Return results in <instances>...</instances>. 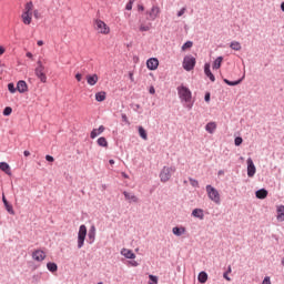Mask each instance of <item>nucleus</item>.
Listing matches in <instances>:
<instances>
[{
    "instance_id": "obj_38",
    "label": "nucleus",
    "mask_w": 284,
    "mask_h": 284,
    "mask_svg": "<svg viewBox=\"0 0 284 284\" xmlns=\"http://www.w3.org/2000/svg\"><path fill=\"white\" fill-rule=\"evenodd\" d=\"M149 278L151 281L150 284H159V277H156L154 275H149Z\"/></svg>"
},
{
    "instance_id": "obj_27",
    "label": "nucleus",
    "mask_w": 284,
    "mask_h": 284,
    "mask_svg": "<svg viewBox=\"0 0 284 284\" xmlns=\"http://www.w3.org/2000/svg\"><path fill=\"white\" fill-rule=\"evenodd\" d=\"M33 8H34V4H32V2H27L22 13L32 14Z\"/></svg>"
},
{
    "instance_id": "obj_13",
    "label": "nucleus",
    "mask_w": 284,
    "mask_h": 284,
    "mask_svg": "<svg viewBox=\"0 0 284 284\" xmlns=\"http://www.w3.org/2000/svg\"><path fill=\"white\" fill-rule=\"evenodd\" d=\"M85 79L88 85H94L95 83H99V75L97 73L88 74Z\"/></svg>"
},
{
    "instance_id": "obj_53",
    "label": "nucleus",
    "mask_w": 284,
    "mask_h": 284,
    "mask_svg": "<svg viewBox=\"0 0 284 284\" xmlns=\"http://www.w3.org/2000/svg\"><path fill=\"white\" fill-rule=\"evenodd\" d=\"M149 92H150V94H155L156 90L154 89V87H151Z\"/></svg>"
},
{
    "instance_id": "obj_54",
    "label": "nucleus",
    "mask_w": 284,
    "mask_h": 284,
    "mask_svg": "<svg viewBox=\"0 0 284 284\" xmlns=\"http://www.w3.org/2000/svg\"><path fill=\"white\" fill-rule=\"evenodd\" d=\"M204 101L210 102V93H206L205 97H204Z\"/></svg>"
},
{
    "instance_id": "obj_64",
    "label": "nucleus",
    "mask_w": 284,
    "mask_h": 284,
    "mask_svg": "<svg viewBox=\"0 0 284 284\" xmlns=\"http://www.w3.org/2000/svg\"><path fill=\"white\" fill-rule=\"evenodd\" d=\"M110 165H114V160L109 161Z\"/></svg>"
},
{
    "instance_id": "obj_57",
    "label": "nucleus",
    "mask_w": 284,
    "mask_h": 284,
    "mask_svg": "<svg viewBox=\"0 0 284 284\" xmlns=\"http://www.w3.org/2000/svg\"><path fill=\"white\" fill-rule=\"evenodd\" d=\"M27 57H28V59H32V52H27Z\"/></svg>"
},
{
    "instance_id": "obj_46",
    "label": "nucleus",
    "mask_w": 284,
    "mask_h": 284,
    "mask_svg": "<svg viewBox=\"0 0 284 284\" xmlns=\"http://www.w3.org/2000/svg\"><path fill=\"white\" fill-rule=\"evenodd\" d=\"M262 284H272V281L270 280V276H266V277L263 280Z\"/></svg>"
},
{
    "instance_id": "obj_21",
    "label": "nucleus",
    "mask_w": 284,
    "mask_h": 284,
    "mask_svg": "<svg viewBox=\"0 0 284 284\" xmlns=\"http://www.w3.org/2000/svg\"><path fill=\"white\" fill-rule=\"evenodd\" d=\"M0 170L8 174V176H12V171L10 170V164L6 162H0Z\"/></svg>"
},
{
    "instance_id": "obj_34",
    "label": "nucleus",
    "mask_w": 284,
    "mask_h": 284,
    "mask_svg": "<svg viewBox=\"0 0 284 284\" xmlns=\"http://www.w3.org/2000/svg\"><path fill=\"white\" fill-rule=\"evenodd\" d=\"M47 267L49 272H57V270H59V267L57 266V263H52V262L48 263Z\"/></svg>"
},
{
    "instance_id": "obj_63",
    "label": "nucleus",
    "mask_w": 284,
    "mask_h": 284,
    "mask_svg": "<svg viewBox=\"0 0 284 284\" xmlns=\"http://www.w3.org/2000/svg\"><path fill=\"white\" fill-rule=\"evenodd\" d=\"M281 10L284 12V2L281 4Z\"/></svg>"
},
{
    "instance_id": "obj_18",
    "label": "nucleus",
    "mask_w": 284,
    "mask_h": 284,
    "mask_svg": "<svg viewBox=\"0 0 284 284\" xmlns=\"http://www.w3.org/2000/svg\"><path fill=\"white\" fill-rule=\"evenodd\" d=\"M121 254L122 256H124V258H131V260L136 258V254H134V252H132V250H129V248H122Z\"/></svg>"
},
{
    "instance_id": "obj_59",
    "label": "nucleus",
    "mask_w": 284,
    "mask_h": 284,
    "mask_svg": "<svg viewBox=\"0 0 284 284\" xmlns=\"http://www.w3.org/2000/svg\"><path fill=\"white\" fill-rule=\"evenodd\" d=\"M37 43L39 47H41V45H43V40H39Z\"/></svg>"
},
{
    "instance_id": "obj_37",
    "label": "nucleus",
    "mask_w": 284,
    "mask_h": 284,
    "mask_svg": "<svg viewBox=\"0 0 284 284\" xmlns=\"http://www.w3.org/2000/svg\"><path fill=\"white\" fill-rule=\"evenodd\" d=\"M12 114V108L6 106L3 110V115L4 116H10Z\"/></svg>"
},
{
    "instance_id": "obj_42",
    "label": "nucleus",
    "mask_w": 284,
    "mask_h": 284,
    "mask_svg": "<svg viewBox=\"0 0 284 284\" xmlns=\"http://www.w3.org/2000/svg\"><path fill=\"white\" fill-rule=\"evenodd\" d=\"M234 143L237 146L241 145L243 143V138H241V136L235 138Z\"/></svg>"
},
{
    "instance_id": "obj_24",
    "label": "nucleus",
    "mask_w": 284,
    "mask_h": 284,
    "mask_svg": "<svg viewBox=\"0 0 284 284\" xmlns=\"http://www.w3.org/2000/svg\"><path fill=\"white\" fill-rule=\"evenodd\" d=\"M108 94L105 93V91H100L98 93H95V101H98L99 103L105 101Z\"/></svg>"
},
{
    "instance_id": "obj_32",
    "label": "nucleus",
    "mask_w": 284,
    "mask_h": 284,
    "mask_svg": "<svg viewBox=\"0 0 284 284\" xmlns=\"http://www.w3.org/2000/svg\"><path fill=\"white\" fill-rule=\"evenodd\" d=\"M230 48H231L232 50H235L236 52H239V50H241V42H239V41H233V42H231Z\"/></svg>"
},
{
    "instance_id": "obj_47",
    "label": "nucleus",
    "mask_w": 284,
    "mask_h": 284,
    "mask_svg": "<svg viewBox=\"0 0 284 284\" xmlns=\"http://www.w3.org/2000/svg\"><path fill=\"white\" fill-rule=\"evenodd\" d=\"M45 161H49V163H53L54 158L52 155H45Z\"/></svg>"
},
{
    "instance_id": "obj_9",
    "label": "nucleus",
    "mask_w": 284,
    "mask_h": 284,
    "mask_svg": "<svg viewBox=\"0 0 284 284\" xmlns=\"http://www.w3.org/2000/svg\"><path fill=\"white\" fill-rule=\"evenodd\" d=\"M33 261H37L38 263H41V261H45V252L41 250H37L32 253Z\"/></svg>"
},
{
    "instance_id": "obj_62",
    "label": "nucleus",
    "mask_w": 284,
    "mask_h": 284,
    "mask_svg": "<svg viewBox=\"0 0 284 284\" xmlns=\"http://www.w3.org/2000/svg\"><path fill=\"white\" fill-rule=\"evenodd\" d=\"M122 176H123L124 179H130V176H128L124 172L122 173Z\"/></svg>"
},
{
    "instance_id": "obj_6",
    "label": "nucleus",
    "mask_w": 284,
    "mask_h": 284,
    "mask_svg": "<svg viewBox=\"0 0 284 284\" xmlns=\"http://www.w3.org/2000/svg\"><path fill=\"white\" fill-rule=\"evenodd\" d=\"M196 65V58L193 55H186L183 60V68L186 70V72H191V70H194V67Z\"/></svg>"
},
{
    "instance_id": "obj_23",
    "label": "nucleus",
    "mask_w": 284,
    "mask_h": 284,
    "mask_svg": "<svg viewBox=\"0 0 284 284\" xmlns=\"http://www.w3.org/2000/svg\"><path fill=\"white\" fill-rule=\"evenodd\" d=\"M205 130L209 132V134H214V132H216V122H209L205 125Z\"/></svg>"
},
{
    "instance_id": "obj_3",
    "label": "nucleus",
    "mask_w": 284,
    "mask_h": 284,
    "mask_svg": "<svg viewBox=\"0 0 284 284\" xmlns=\"http://www.w3.org/2000/svg\"><path fill=\"white\" fill-rule=\"evenodd\" d=\"M37 68L34 70L36 77L41 81V83H45L48 81V77L45 75V67L43 65V62L39 60L37 62Z\"/></svg>"
},
{
    "instance_id": "obj_11",
    "label": "nucleus",
    "mask_w": 284,
    "mask_h": 284,
    "mask_svg": "<svg viewBox=\"0 0 284 284\" xmlns=\"http://www.w3.org/2000/svg\"><path fill=\"white\" fill-rule=\"evenodd\" d=\"M146 68L149 70H156L159 68V59L156 58H150L148 61H146Z\"/></svg>"
},
{
    "instance_id": "obj_45",
    "label": "nucleus",
    "mask_w": 284,
    "mask_h": 284,
    "mask_svg": "<svg viewBox=\"0 0 284 284\" xmlns=\"http://www.w3.org/2000/svg\"><path fill=\"white\" fill-rule=\"evenodd\" d=\"M122 121L126 123V125H130V120H128V115L122 114Z\"/></svg>"
},
{
    "instance_id": "obj_56",
    "label": "nucleus",
    "mask_w": 284,
    "mask_h": 284,
    "mask_svg": "<svg viewBox=\"0 0 284 284\" xmlns=\"http://www.w3.org/2000/svg\"><path fill=\"white\" fill-rule=\"evenodd\" d=\"M2 203H3V205H6V203H8V200L6 199V195H2Z\"/></svg>"
},
{
    "instance_id": "obj_33",
    "label": "nucleus",
    "mask_w": 284,
    "mask_h": 284,
    "mask_svg": "<svg viewBox=\"0 0 284 284\" xmlns=\"http://www.w3.org/2000/svg\"><path fill=\"white\" fill-rule=\"evenodd\" d=\"M151 28H152V24H151V23H149V24L142 23V24L140 26V32H150Z\"/></svg>"
},
{
    "instance_id": "obj_36",
    "label": "nucleus",
    "mask_w": 284,
    "mask_h": 284,
    "mask_svg": "<svg viewBox=\"0 0 284 284\" xmlns=\"http://www.w3.org/2000/svg\"><path fill=\"white\" fill-rule=\"evenodd\" d=\"M242 80H237V81H230L227 79H224V83H226V85H239L241 83Z\"/></svg>"
},
{
    "instance_id": "obj_1",
    "label": "nucleus",
    "mask_w": 284,
    "mask_h": 284,
    "mask_svg": "<svg viewBox=\"0 0 284 284\" xmlns=\"http://www.w3.org/2000/svg\"><path fill=\"white\" fill-rule=\"evenodd\" d=\"M178 94L182 101V103H185V108L189 110H192V105H194V102H192V91L185 85L178 87Z\"/></svg>"
},
{
    "instance_id": "obj_8",
    "label": "nucleus",
    "mask_w": 284,
    "mask_h": 284,
    "mask_svg": "<svg viewBox=\"0 0 284 284\" xmlns=\"http://www.w3.org/2000/svg\"><path fill=\"white\" fill-rule=\"evenodd\" d=\"M246 163H247V176L252 179L254 174H256V165H254V161L252 160V158H248L246 160Z\"/></svg>"
},
{
    "instance_id": "obj_44",
    "label": "nucleus",
    "mask_w": 284,
    "mask_h": 284,
    "mask_svg": "<svg viewBox=\"0 0 284 284\" xmlns=\"http://www.w3.org/2000/svg\"><path fill=\"white\" fill-rule=\"evenodd\" d=\"M187 9L186 8H182L179 12H178V17H183L185 14V11Z\"/></svg>"
},
{
    "instance_id": "obj_7",
    "label": "nucleus",
    "mask_w": 284,
    "mask_h": 284,
    "mask_svg": "<svg viewBox=\"0 0 284 284\" xmlns=\"http://www.w3.org/2000/svg\"><path fill=\"white\" fill-rule=\"evenodd\" d=\"M95 30L99 34H109L110 28L103 20H95L94 21Z\"/></svg>"
},
{
    "instance_id": "obj_25",
    "label": "nucleus",
    "mask_w": 284,
    "mask_h": 284,
    "mask_svg": "<svg viewBox=\"0 0 284 284\" xmlns=\"http://www.w3.org/2000/svg\"><path fill=\"white\" fill-rule=\"evenodd\" d=\"M255 196H256V199H261V200L267 199V190L261 189V190L256 191Z\"/></svg>"
},
{
    "instance_id": "obj_60",
    "label": "nucleus",
    "mask_w": 284,
    "mask_h": 284,
    "mask_svg": "<svg viewBox=\"0 0 284 284\" xmlns=\"http://www.w3.org/2000/svg\"><path fill=\"white\" fill-rule=\"evenodd\" d=\"M38 14H39V11H38V10H36V11H34V17H36V19H38V18H39V16H38Z\"/></svg>"
},
{
    "instance_id": "obj_43",
    "label": "nucleus",
    "mask_w": 284,
    "mask_h": 284,
    "mask_svg": "<svg viewBox=\"0 0 284 284\" xmlns=\"http://www.w3.org/2000/svg\"><path fill=\"white\" fill-rule=\"evenodd\" d=\"M134 3V0H130L126 6H125V10H132V6Z\"/></svg>"
},
{
    "instance_id": "obj_2",
    "label": "nucleus",
    "mask_w": 284,
    "mask_h": 284,
    "mask_svg": "<svg viewBox=\"0 0 284 284\" xmlns=\"http://www.w3.org/2000/svg\"><path fill=\"white\" fill-rule=\"evenodd\" d=\"M176 172V168L174 166H164L162 171L160 172V181L162 183H168L170 179H172V174Z\"/></svg>"
},
{
    "instance_id": "obj_29",
    "label": "nucleus",
    "mask_w": 284,
    "mask_h": 284,
    "mask_svg": "<svg viewBox=\"0 0 284 284\" xmlns=\"http://www.w3.org/2000/svg\"><path fill=\"white\" fill-rule=\"evenodd\" d=\"M223 63V57H219L213 63V70H219Z\"/></svg>"
},
{
    "instance_id": "obj_50",
    "label": "nucleus",
    "mask_w": 284,
    "mask_h": 284,
    "mask_svg": "<svg viewBox=\"0 0 284 284\" xmlns=\"http://www.w3.org/2000/svg\"><path fill=\"white\" fill-rule=\"evenodd\" d=\"M129 263H130V265H132V267H139V262H136V261H131Z\"/></svg>"
},
{
    "instance_id": "obj_39",
    "label": "nucleus",
    "mask_w": 284,
    "mask_h": 284,
    "mask_svg": "<svg viewBox=\"0 0 284 284\" xmlns=\"http://www.w3.org/2000/svg\"><path fill=\"white\" fill-rule=\"evenodd\" d=\"M8 90L9 92H11V94H14V92H17V88H14V83H9Z\"/></svg>"
},
{
    "instance_id": "obj_14",
    "label": "nucleus",
    "mask_w": 284,
    "mask_h": 284,
    "mask_svg": "<svg viewBox=\"0 0 284 284\" xmlns=\"http://www.w3.org/2000/svg\"><path fill=\"white\" fill-rule=\"evenodd\" d=\"M17 90H18V92H20V94L28 92V83L23 80L18 81Z\"/></svg>"
},
{
    "instance_id": "obj_30",
    "label": "nucleus",
    "mask_w": 284,
    "mask_h": 284,
    "mask_svg": "<svg viewBox=\"0 0 284 284\" xmlns=\"http://www.w3.org/2000/svg\"><path fill=\"white\" fill-rule=\"evenodd\" d=\"M139 134L143 141H148V132L145 129H143V126H139Z\"/></svg>"
},
{
    "instance_id": "obj_22",
    "label": "nucleus",
    "mask_w": 284,
    "mask_h": 284,
    "mask_svg": "<svg viewBox=\"0 0 284 284\" xmlns=\"http://www.w3.org/2000/svg\"><path fill=\"white\" fill-rule=\"evenodd\" d=\"M21 19L24 26H30L32 23V13H22Z\"/></svg>"
},
{
    "instance_id": "obj_28",
    "label": "nucleus",
    "mask_w": 284,
    "mask_h": 284,
    "mask_svg": "<svg viewBox=\"0 0 284 284\" xmlns=\"http://www.w3.org/2000/svg\"><path fill=\"white\" fill-rule=\"evenodd\" d=\"M199 283H207V273L201 272L197 276Z\"/></svg>"
},
{
    "instance_id": "obj_4",
    "label": "nucleus",
    "mask_w": 284,
    "mask_h": 284,
    "mask_svg": "<svg viewBox=\"0 0 284 284\" xmlns=\"http://www.w3.org/2000/svg\"><path fill=\"white\" fill-rule=\"evenodd\" d=\"M206 193L210 200L213 201V203H216L219 205V203H221V194L219 193V191L212 186V185H206Z\"/></svg>"
},
{
    "instance_id": "obj_26",
    "label": "nucleus",
    "mask_w": 284,
    "mask_h": 284,
    "mask_svg": "<svg viewBox=\"0 0 284 284\" xmlns=\"http://www.w3.org/2000/svg\"><path fill=\"white\" fill-rule=\"evenodd\" d=\"M95 236H97V227L91 226L89 231V240L91 241V243H94Z\"/></svg>"
},
{
    "instance_id": "obj_41",
    "label": "nucleus",
    "mask_w": 284,
    "mask_h": 284,
    "mask_svg": "<svg viewBox=\"0 0 284 284\" xmlns=\"http://www.w3.org/2000/svg\"><path fill=\"white\" fill-rule=\"evenodd\" d=\"M189 181H190L192 187H199V182L196 180L190 178Z\"/></svg>"
},
{
    "instance_id": "obj_16",
    "label": "nucleus",
    "mask_w": 284,
    "mask_h": 284,
    "mask_svg": "<svg viewBox=\"0 0 284 284\" xmlns=\"http://www.w3.org/2000/svg\"><path fill=\"white\" fill-rule=\"evenodd\" d=\"M105 132V126L100 125L99 129H93L90 133L91 139L98 138L100 134H103Z\"/></svg>"
},
{
    "instance_id": "obj_40",
    "label": "nucleus",
    "mask_w": 284,
    "mask_h": 284,
    "mask_svg": "<svg viewBox=\"0 0 284 284\" xmlns=\"http://www.w3.org/2000/svg\"><path fill=\"white\" fill-rule=\"evenodd\" d=\"M192 45H193L192 41H187L182 45V50H187L192 48Z\"/></svg>"
},
{
    "instance_id": "obj_55",
    "label": "nucleus",
    "mask_w": 284,
    "mask_h": 284,
    "mask_svg": "<svg viewBox=\"0 0 284 284\" xmlns=\"http://www.w3.org/2000/svg\"><path fill=\"white\" fill-rule=\"evenodd\" d=\"M223 277L225 278V281H232V278H230V276H227V273H224Z\"/></svg>"
},
{
    "instance_id": "obj_17",
    "label": "nucleus",
    "mask_w": 284,
    "mask_h": 284,
    "mask_svg": "<svg viewBox=\"0 0 284 284\" xmlns=\"http://www.w3.org/2000/svg\"><path fill=\"white\" fill-rule=\"evenodd\" d=\"M276 220L280 222V223H283L284 221V205H278L276 206Z\"/></svg>"
},
{
    "instance_id": "obj_15",
    "label": "nucleus",
    "mask_w": 284,
    "mask_h": 284,
    "mask_svg": "<svg viewBox=\"0 0 284 284\" xmlns=\"http://www.w3.org/2000/svg\"><path fill=\"white\" fill-rule=\"evenodd\" d=\"M192 216H194V219H199L200 221H203V219H205V213L203 209H194L192 211Z\"/></svg>"
},
{
    "instance_id": "obj_10",
    "label": "nucleus",
    "mask_w": 284,
    "mask_h": 284,
    "mask_svg": "<svg viewBox=\"0 0 284 284\" xmlns=\"http://www.w3.org/2000/svg\"><path fill=\"white\" fill-rule=\"evenodd\" d=\"M159 14H161V9L159 7H156V6H154L149 11V19L151 21H154L155 19H158Z\"/></svg>"
},
{
    "instance_id": "obj_19",
    "label": "nucleus",
    "mask_w": 284,
    "mask_h": 284,
    "mask_svg": "<svg viewBox=\"0 0 284 284\" xmlns=\"http://www.w3.org/2000/svg\"><path fill=\"white\" fill-rule=\"evenodd\" d=\"M204 74L207 78H210V81H212V83H214V81H216V78L214 77V74L210 70V63H205V65H204Z\"/></svg>"
},
{
    "instance_id": "obj_31",
    "label": "nucleus",
    "mask_w": 284,
    "mask_h": 284,
    "mask_svg": "<svg viewBox=\"0 0 284 284\" xmlns=\"http://www.w3.org/2000/svg\"><path fill=\"white\" fill-rule=\"evenodd\" d=\"M98 145H100V148H108V140L104 136L99 138Z\"/></svg>"
},
{
    "instance_id": "obj_5",
    "label": "nucleus",
    "mask_w": 284,
    "mask_h": 284,
    "mask_svg": "<svg viewBox=\"0 0 284 284\" xmlns=\"http://www.w3.org/2000/svg\"><path fill=\"white\" fill-rule=\"evenodd\" d=\"M85 236H88V227L82 224L80 225L79 233H78V248L81 250L85 243Z\"/></svg>"
},
{
    "instance_id": "obj_12",
    "label": "nucleus",
    "mask_w": 284,
    "mask_h": 284,
    "mask_svg": "<svg viewBox=\"0 0 284 284\" xmlns=\"http://www.w3.org/2000/svg\"><path fill=\"white\" fill-rule=\"evenodd\" d=\"M123 194H124L125 201H128L129 203H139V197L134 195V193L124 191Z\"/></svg>"
},
{
    "instance_id": "obj_52",
    "label": "nucleus",
    "mask_w": 284,
    "mask_h": 284,
    "mask_svg": "<svg viewBox=\"0 0 284 284\" xmlns=\"http://www.w3.org/2000/svg\"><path fill=\"white\" fill-rule=\"evenodd\" d=\"M129 79H130V81L134 82V73L130 72L129 73Z\"/></svg>"
},
{
    "instance_id": "obj_20",
    "label": "nucleus",
    "mask_w": 284,
    "mask_h": 284,
    "mask_svg": "<svg viewBox=\"0 0 284 284\" xmlns=\"http://www.w3.org/2000/svg\"><path fill=\"white\" fill-rule=\"evenodd\" d=\"M185 232H186L185 226H175L172 229V233L174 234V236H183Z\"/></svg>"
},
{
    "instance_id": "obj_35",
    "label": "nucleus",
    "mask_w": 284,
    "mask_h": 284,
    "mask_svg": "<svg viewBox=\"0 0 284 284\" xmlns=\"http://www.w3.org/2000/svg\"><path fill=\"white\" fill-rule=\"evenodd\" d=\"M4 207L9 214L14 215V209L12 207V204H9V202H6Z\"/></svg>"
},
{
    "instance_id": "obj_49",
    "label": "nucleus",
    "mask_w": 284,
    "mask_h": 284,
    "mask_svg": "<svg viewBox=\"0 0 284 284\" xmlns=\"http://www.w3.org/2000/svg\"><path fill=\"white\" fill-rule=\"evenodd\" d=\"M138 10H139V12H144L145 7H143V4H138Z\"/></svg>"
},
{
    "instance_id": "obj_61",
    "label": "nucleus",
    "mask_w": 284,
    "mask_h": 284,
    "mask_svg": "<svg viewBox=\"0 0 284 284\" xmlns=\"http://www.w3.org/2000/svg\"><path fill=\"white\" fill-rule=\"evenodd\" d=\"M227 274H231L232 273V266H229V268H227V272H226Z\"/></svg>"
},
{
    "instance_id": "obj_48",
    "label": "nucleus",
    "mask_w": 284,
    "mask_h": 284,
    "mask_svg": "<svg viewBox=\"0 0 284 284\" xmlns=\"http://www.w3.org/2000/svg\"><path fill=\"white\" fill-rule=\"evenodd\" d=\"M75 79H77L78 82H81L82 79H83V75L81 73H77Z\"/></svg>"
},
{
    "instance_id": "obj_51",
    "label": "nucleus",
    "mask_w": 284,
    "mask_h": 284,
    "mask_svg": "<svg viewBox=\"0 0 284 284\" xmlns=\"http://www.w3.org/2000/svg\"><path fill=\"white\" fill-rule=\"evenodd\" d=\"M6 54V48L3 45H0V57Z\"/></svg>"
},
{
    "instance_id": "obj_58",
    "label": "nucleus",
    "mask_w": 284,
    "mask_h": 284,
    "mask_svg": "<svg viewBox=\"0 0 284 284\" xmlns=\"http://www.w3.org/2000/svg\"><path fill=\"white\" fill-rule=\"evenodd\" d=\"M23 154L24 156H30V151H24Z\"/></svg>"
}]
</instances>
